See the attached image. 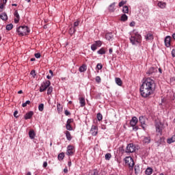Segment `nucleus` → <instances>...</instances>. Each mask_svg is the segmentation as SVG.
Segmentation results:
<instances>
[{
    "label": "nucleus",
    "mask_w": 175,
    "mask_h": 175,
    "mask_svg": "<svg viewBox=\"0 0 175 175\" xmlns=\"http://www.w3.org/2000/svg\"><path fill=\"white\" fill-rule=\"evenodd\" d=\"M155 87H157L155 81L150 77L146 78L142 83L139 89L141 95L143 98H148L150 95H152V94H154Z\"/></svg>",
    "instance_id": "1"
},
{
    "label": "nucleus",
    "mask_w": 175,
    "mask_h": 175,
    "mask_svg": "<svg viewBox=\"0 0 175 175\" xmlns=\"http://www.w3.org/2000/svg\"><path fill=\"white\" fill-rule=\"evenodd\" d=\"M130 42L132 44H139L142 42V36L136 30H133L131 33Z\"/></svg>",
    "instance_id": "2"
},
{
    "label": "nucleus",
    "mask_w": 175,
    "mask_h": 175,
    "mask_svg": "<svg viewBox=\"0 0 175 175\" xmlns=\"http://www.w3.org/2000/svg\"><path fill=\"white\" fill-rule=\"evenodd\" d=\"M16 31L20 36H25V35L29 34L31 31L27 26H21L17 28Z\"/></svg>",
    "instance_id": "3"
},
{
    "label": "nucleus",
    "mask_w": 175,
    "mask_h": 175,
    "mask_svg": "<svg viewBox=\"0 0 175 175\" xmlns=\"http://www.w3.org/2000/svg\"><path fill=\"white\" fill-rule=\"evenodd\" d=\"M155 127L157 135L161 136L162 135V131H163V124L161 122H158L156 123Z\"/></svg>",
    "instance_id": "4"
},
{
    "label": "nucleus",
    "mask_w": 175,
    "mask_h": 175,
    "mask_svg": "<svg viewBox=\"0 0 175 175\" xmlns=\"http://www.w3.org/2000/svg\"><path fill=\"white\" fill-rule=\"evenodd\" d=\"M51 84V83L50 81H46L43 82L40 88V92H44V91H46V90L50 87Z\"/></svg>",
    "instance_id": "5"
},
{
    "label": "nucleus",
    "mask_w": 175,
    "mask_h": 175,
    "mask_svg": "<svg viewBox=\"0 0 175 175\" xmlns=\"http://www.w3.org/2000/svg\"><path fill=\"white\" fill-rule=\"evenodd\" d=\"M136 151V146L133 144H129L127 145L126 148V152L127 154H131L132 152H135Z\"/></svg>",
    "instance_id": "6"
},
{
    "label": "nucleus",
    "mask_w": 175,
    "mask_h": 175,
    "mask_svg": "<svg viewBox=\"0 0 175 175\" xmlns=\"http://www.w3.org/2000/svg\"><path fill=\"white\" fill-rule=\"evenodd\" d=\"M124 162L126 164L128 165V166H129V167H133V166L135 165V162L133 161V159H132V157H126L124 159Z\"/></svg>",
    "instance_id": "7"
},
{
    "label": "nucleus",
    "mask_w": 175,
    "mask_h": 175,
    "mask_svg": "<svg viewBox=\"0 0 175 175\" xmlns=\"http://www.w3.org/2000/svg\"><path fill=\"white\" fill-rule=\"evenodd\" d=\"M139 121L143 129H146V121H147V118H146V117L144 116H140L139 118Z\"/></svg>",
    "instance_id": "8"
},
{
    "label": "nucleus",
    "mask_w": 175,
    "mask_h": 175,
    "mask_svg": "<svg viewBox=\"0 0 175 175\" xmlns=\"http://www.w3.org/2000/svg\"><path fill=\"white\" fill-rule=\"evenodd\" d=\"M90 133L92 136H96V135H98V126L94 125L92 126Z\"/></svg>",
    "instance_id": "9"
},
{
    "label": "nucleus",
    "mask_w": 175,
    "mask_h": 175,
    "mask_svg": "<svg viewBox=\"0 0 175 175\" xmlns=\"http://www.w3.org/2000/svg\"><path fill=\"white\" fill-rule=\"evenodd\" d=\"M14 23L16 24H17L18 23V21H20V14H18V11L15 10L14 13Z\"/></svg>",
    "instance_id": "10"
},
{
    "label": "nucleus",
    "mask_w": 175,
    "mask_h": 175,
    "mask_svg": "<svg viewBox=\"0 0 175 175\" xmlns=\"http://www.w3.org/2000/svg\"><path fill=\"white\" fill-rule=\"evenodd\" d=\"M137 122H138L137 118L134 116L132 118L131 120L130 121V125L131 126H136V124H137Z\"/></svg>",
    "instance_id": "11"
},
{
    "label": "nucleus",
    "mask_w": 175,
    "mask_h": 175,
    "mask_svg": "<svg viewBox=\"0 0 175 175\" xmlns=\"http://www.w3.org/2000/svg\"><path fill=\"white\" fill-rule=\"evenodd\" d=\"M145 39H146V40H148V41L153 40H154V36L151 33H148L145 36Z\"/></svg>",
    "instance_id": "12"
},
{
    "label": "nucleus",
    "mask_w": 175,
    "mask_h": 175,
    "mask_svg": "<svg viewBox=\"0 0 175 175\" xmlns=\"http://www.w3.org/2000/svg\"><path fill=\"white\" fill-rule=\"evenodd\" d=\"M73 148L72 146H68L67 148V155H73Z\"/></svg>",
    "instance_id": "13"
},
{
    "label": "nucleus",
    "mask_w": 175,
    "mask_h": 175,
    "mask_svg": "<svg viewBox=\"0 0 175 175\" xmlns=\"http://www.w3.org/2000/svg\"><path fill=\"white\" fill-rule=\"evenodd\" d=\"M164 42L166 47H170V36H166Z\"/></svg>",
    "instance_id": "14"
},
{
    "label": "nucleus",
    "mask_w": 175,
    "mask_h": 175,
    "mask_svg": "<svg viewBox=\"0 0 175 175\" xmlns=\"http://www.w3.org/2000/svg\"><path fill=\"white\" fill-rule=\"evenodd\" d=\"M70 122H72V120L68 119L67 120V123H66V126L67 131H72V126H70Z\"/></svg>",
    "instance_id": "15"
},
{
    "label": "nucleus",
    "mask_w": 175,
    "mask_h": 175,
    "mask_svg": "<svg viewBox=\"0 0 175 175\" xmlns=\"http://www.w3.org/2000/svg\"><path fill=\"white\" fill-rule=\"evenodd\" d=\"M32 116H33V111H31L25 114V119L29 120L31 118Z\"/></svg>",
    "instance_id": "16"
},
{
    "label": "nucleus",
    "mask_w": 175,
    "mask_h": 175,
    "mask_svg": "<svg viewBox=\"0 0 175 175\" xmlns=\"http://www.w3.org/2000/svg\"><path fill=\"white\" fill-rule=\"evenodd\" d=\"M79 103L81 105V107H84L85 106V99L83 97L79 98Z\"/></svg>",
    "instance_id": "17"
},
{
    "label": "nucleus",
    "mask_w": 175,
    "mask_h": 175,
    "mask_svg": "<svg viewBox=\"0 0 175 175\" xmlns=\"http://www.w3.org/2000/svg\"><path fill=\"white\" fill-rule=\"evenodd\" d=\"M109 12H113L116 10V3H112L109 6Z\"/></svg>",
    "instance_id": "18"
},
{
    "label": "nucleus",
    "mask_w": 175,
    "mask_h": 175,
    "mask_svg": "<svg viewBox=\"0 0 175 175\" xmlns=\"http://www.w3.org/2000/svg\"><path fill=\"white\" fill-rule=\"evenodd\" d=\"M150 142H151V137H144L143 139V143H144L145 144H149Z\"/></svg>",
    "instance_id": "19"
},
{
    "label": "nucleus",
    "mask_w": 175,
    "mask_h": 175,
    "mask_svg": "<svg viewBox=\"0 0 175 175\" xmlns=\"http://www.w3.org/2000/svg\"><path fill=\"white\" fill-rule=\"evenodd\" d=\"M158 7L160 8V9H165L166 8V3L159 1L157 4Z\"/></svg>",
    "instance_id": "20"
},
{
    "label": "nucleus",
    "mask_w": 175,
    "mask_h": 175,
    "mask_svg": "<svg viewBox=\"0 0 175 175\" xmlns=\"http://www.w3.org/2000/svg\"><path fill=\"white\" fill-rule=\"evenodd\" d=\"M79 70L81 73L85 72V70H87V65L83 64L81 67H79Z\"/></svg>",
    "instance_id": "21"
},
{
    "label": "nucleus",
    "mask_w": 175,
    "mask_h": 175,
    "mask_svg": "<svg viewBox=\"0 0 175 175\" xmlns=\"http://www.w3.org/2000/svg\"><path fill=\"white\" fill-rule=\"evenodd\" d=\"M0 18L3 21H6V20H8V14H6L5 12H3L1 14H0Z\"/></svg>",
    "instance_id": "22"
},
{
    "label": "nucleus",
    "mask_w": 175,
    "mask_h": 175,
    "mask_svg": "<svg viewBox=\"0 0 175 175\" xmlns=\"http://www.w3.org/2000/svg\"><path fill=\"white\" fill-rule=\"evenodd\" d=\"M175 142V135H173L172 137H170L167 139V143L168 144H172V143H174Z\"/></svg>",
    "instance_id": "23"
},
{
    "label": "nucleus",
    "mask_w": 175,
    "mask_h": 175,
    "mask_svg": "<svg viewBox=\"0 0 175 175\" xmlns=\"http://www.w3.org/2000/svg\"><path fill=\"white\" fill-rule=\"evenodd\" d=\"M115 81H116L117 85H119L120 87H121V85H122V80H121L119 77L115 78Z\"/></svg>",
    "instance_id": "24"
},
{
    "label": "nucleus",
    "mask_w": 175,
    "mask_h": 175,
    "mask_svg": "<svg viewBox=\"0 0 175 175\" xmlns=\"http://www.w3.org/2000/svg\"><path fill=\"white\" fill-rule=\"evenodd\" d=\"M36 135V134L35 133V131H33V130H31L29 132V136L30 139H35Z\"/></svg>",
    "instance_id": "25"
},
{
    "label": "nucleus",
    "mask_w": 175,
    "mask_h": 175,
    "mask_svg": "<svg viewBox=\"0 0 175 175\" xmlns=\"http://www.w3.org/2000/svg\"><path fill=\"white\" fill-rule=\"evenodd\" d=\"M66 137L67 139V140H69V142H70V140H72V135H70V132L69 131H66Z\"/></svg>",
    "instance_id": "26"
},
{
    "label": "nucleus",
    "mask_w": 175,
    "mask_h": 175,
    "mask_svg": "<svg viewBox=\"0 0 175 175\" xmlns=\"http://www.w3.org/2000/svg\"><path fill=\"white\" fill-rule=\"evenodd\" d=\"M146 174L147 175H151L152 174V168L148 167L145 171Z\"/></svg>",
    "instance_id": "27"
},
{
    "label": "nucleus",
    "mask_w": 175,
    "mask_h": 175,
    "mask_svg": "<svg viewBox=\"0 0 175 175\" xmlns=\"http://www.w3.org/2000/svg\"><path fill=\"white\" fill-rule=\"evenodd\" d=\"M156 71H157V69L155 68L151 67L149 69L148 73V75H152V73H154V72H156Z\"/></svg>",
    "instance_id": "28"
},
{
    "label": "nucleus",
    "mask_w": 175,
    "mask_h": 175,
    "mask_svg": "<svg viewBox=\"0 0 175 175\" xmlns=\"http://www.w3.org/2000/svg\"><path fill=\"white\" fill-rule=\"evenodd\" d=\"M121 21H126L128 20V16L126 14H124L121 16L120 18Z\"/></svg>",
    "instance_id": "29"
},
{
    "label": "nucleus",
    "mask_w": 175,
    "mask_h": 175,
    "mask_svg": "<svg viewBox=\"0 0 175 175\" xmlns=\"http://www.w3.org/2000/svg\"><path fill=\"white\" fill-rule=\"evenodd\" d=\"M97 53L100 55H103V54H106V51H105V49L101 48L100 50L97 51Z\"/></svg>",
    "instance_id": "30"
},
{
    "label": "nucleus",
    "mask_w": 175,
    "mask_h": 175,
    "mask_svg": "<svg viewBox=\"0 0 175 175\" xmlns=\"http://www.w3.org/2000/svg\"><path fill=\"white\" fill-rule=\"evenodd\" d=\"M57 158L59 161H62V159L65 158V154H64V152L59 154Z\"/></svg>",
    "instance_id": "31"
},
{
    "label": "nucleus",
    "mask_w": 175,
    "mask_h": 175,
    "mask_svg": "<svg viewBox=\"0 0 175 175\" xmlns=\"http://www.w3.org/2000/svg\"><path fill=\"white\" fill-rule=\"evenodd\" d=\"M39 111H43L44 110V104L42 103L38 105Z\"/></svg>",
    "instance_id": "32"
},
{
    "label": "nucleus",
    "mask_w": 175,
    "mask_h": 175,
    "mask_svg": "<svg viewBox=\"0 0 175 175\" xmlns=\"http://www.w3.org/2000/svg\"><path fill=\"white\" fill-rule=\"evenodd\" d=\"M123 13H129V9L128 8V6L124 5L122 9Z\"/></svg>",
    "instance_id": "33"
},
{
    "label": "nucleus",
    "mask_w": 175,
    "mask_h": 175,
    "mask_svg": "<svg viewBox=\"0 0 175 175\" xmlns=\"http://www.w3.org/2000/svg\"><path fill=\"white\" fill-rule=\"evenodd\" d=\"M103 119V116H102V114L100 113H98L97 114V120H98V121H102Z\"/></svg>",
    "instance_id": "34"
},
{
    "label": "nucleus",
    "mask_w": 175,
    "mask_h": 175,
    "mask_svg": "<svg viewBox=\"0 0 175 175\" xmlns=\"http://www.w3.org/2000/svg\"><path fill=\"white\" fill-rule=\"evenodd\" d=\"M12 29H13V24L11 23V24L7 25L6 26L7 31H10Z\"/></svg>",
    "instance_id": "35"
},
{
    "label": "nucleus",
    "mask_w": 175,
    "mask_h": 175,
    "mask_svg": "<svg viewBox=\"0 0 175 175\" xmlns=\"http://www.w3.org/2000/svg\"><path fill=\"white\" fill-rule=\"evenodd\" d=\"M111 158V154L110 153H107L105 154V159L106 161H110V159Z\"/></svg>",
    "instance_id": "36"
},
{
    "label": "nucleus",
    "mask_w": 175,
    "mask_h": 175,
    "mask_svg": "<svg viewBox=\"0 0 175 175\" xmlns=\"http://www.w3.org/2000/svg\"><path fill=\"white\" fill-rule=\"evenodd\" d=\"M94 44L97 46V47H100V46H102V41L98 40V41H96Z\"/></svg>",
    "instance_id": "37"
},
{
    "label": "nucleus",
    "mask_w": 175,
    "mask_h": 175,
    "mask_svg": "<svg viewBox=\"0 0 175 175\" xmlns=\"http://www.w3.org/2000/svg\"><path fill=\"white\" fill-rule=\"evenodd\" d=\"M76 32V29H75V27L70 28L69 30V33L70 35H73V33H75Z\"/></svg>",
    "instance_id": "38"
},
{
    "label": "nucleus",
    "mask_w": 175,
    "mask_h": 175,
    "mask_svg": "<svg viewBox=\"0 0 175 175\" xmlns=\"http://www.w3.org/2000/svg\"><path fill=\"white\" fill-rule=\"evenodd\" d=\"M135 174H137V173L140 172V167L139 165H135Z\"/></svg>",
    "instance_id": "39"
},
{
    "label": "nucleus",
    "mask_w": 175,
    "mask_h": 175,
    "mask_svg": "<svg viewBox=\"0 0 175 175\" xmlns=\"http://www.w3.org/2000/svg\"><path fill=\"white\" fill-rule=\"evenodd\" d=\"M57 109L59 113H61V111H62V107L61 106V104H57Z\"/></svg>",
    "instance_id": "40"
},
{
    "label": "nucleus",
    "mask_w": 175,
    "mask_h": 175,
    "mask_svg": "<svg viewBox=\"0 0 175 175\" xmlns=\"http://www.w3.org/2000/svg\"><path fill=\"white\" fill-rule=\"evenodd\" d=\"M97 49H98V46L95 44H92L91 50L92 51H95V50H96Z\"/></svg>",
    "instance_id": "41"
},
{
    "label": "nucleus",
    "mask_w": 175,
    "mask_h": 175,
    "mask_svg": "<svg viewBox=\"0 0 175 175\" xmlns=\"http://www.w3.org/2000/svg\"><path fill=\"white\" fill-rule=\"evenodd\" d=\"M53 92V87H49L47 90V94L50 95Z\"/></svg>",
    "instance_id": "42"
},
{
    "label": "nucleus",
    "mask_w": 175,
    "mask_h": 175,
    "mask_svg": "<svg viewBox=\"0 0 175 175\" xmlns=\"http://www.w3.org/2000/svg\"><path fill=\"white\" fill-rule=\"evenodd\" d=\"M31 103V101L27 100L25 103H23L22 106L23 107H27V105H29Z\"/></svg>",
    "instance_id": "43"
},
{
    "label": "nucleus",
    "mask_w": 175,
    "mask_h": 175,
    "mask_svg": "<svg viewBox=\"0 0 175 175\" xmlns=\"http://www.w3.org/2000/svg\"><path fill=\"white\" fill-rule=\"evenodd\" d=\"M125 3H126V1H120V2L119 3V6H120V8L124 6V5H125Z\"/></svg>",
    "instance_id": "44"
},
{
    "label": "nucleus",
    "mask_w": 175,
    "mask_h": 175,
    "mask_svg": "<svg viewBox=\"0 0 175 175\" xmlns=\"http://www.w3.org/2000/svg\"><path fill=\"white\" fill-rule=\"evenodd\" d=\"M96 68L98 70H100L103 68V66H102V64H98Z\"/></svg>",
    "instance_id": "45"
},
{
    "label": "nucleus",
    "mask_w": 175,
    "mask_h": 175,
    "mask_svg": "<svg viewBox=\"0 0 175 175\" xmlns=\"http://www.w3.org/2000/svg\"><path fill=\"white\" fill-rule=\"evenodd\" d=\"M105 38L107 40H110L111 39V34H106Z\"/></svg>",
    "instance_id": "46"
},
{
    "label": "nucleus",
    "mask_w": 175,
    "mask_h": 175,
    "mask_svg": "<svg viewBox=\"0 0 175 175\" xmlns=\"http://www.w3.org/2000/svg\"><path fill=\"white\" fill-rule=\"evenodd\" d=\"M100 81H101L100 77H99V76L96 77V83H100Z\"/></svg>",
    "instance_id": "47"
},
{
    "label": "nucleus",
    "mask_w": 175,
    "mask_h": 175,
    "mask_svg": "<svg viewBox=\"0 0 175 175\" xmlns=\"http://www.w3.org/2000/svg\"><path fill=\"white\" fill-rule=\"evenodd\" d=\"M88 175H98V172L96 171L92 172Z\"/></svg>",
    "instance_id": "48"
},
{
    "label": "nucleus",
    "mask_w": 175,
    "mask_h": 175,
    "mask_svg": "<svg viewBox=\"0 0 175 175\" xmlns=\"http://www.w3.org/2000/svg\"><path fill=\"white\" fill-rule=\"evenodd\" d=\"M4 5L3 4H0V12H3V8H4Z\"/></svg>",
    "instance_id": "49"
},
{
    "label": "nucleus",
    "mask_w": 175,
    "mask_h": 175,
    "mask_svg": "<svg viewBox=\"0 0 175 175\" xmlns=\"http://www.w3.org/2000/svg\"><path fill=\"white\" fill-rule=\"evenodd\" d=\"M64 113H65L66 116H70V112H69L68 110H66L64 111Z\"/></svg>",
    "instance_id": "50"
},
{
    "label": "nucleus",
    "mask_w": 175,
    "mask_h": 175,
    "mask_svg": "<svg viewBox=\"0 0 175 175\" xmlns=\"http://www.w3.org/2000/svg\"><path fill=\"white\" fill-rule=\"evenodd\" d=\"M139 129V126H133V130L134 131H137Z\"/></svg>",
    "instance_id": "51"
},
{
    "label": "nucleus",
    "mask_w": 175,
    "mask_h": 175,
    "mask_svg": "<svg viewBox=\"0 0 175 175\" xmlns=\"http://www.w3.org/2000/svg\"><path fill=\"white\" fill-rule=\"evenodd\" d=\"M172 57H175V49H172Z\"/></svg>",
    "instance_id": "52"
},
{
    "label": "nucleus",
    "mask_w": 175,
    "mask_h": 175,
    "mask_svg": "<svg viewBox=\"0 0 175 175\" xmlns=\"http://www.w3.org/2000/svg\"><path fill=\"white\" fill-rule=\"evenodd\" d=\"M30 75H31V76H36V75L35 74V70H31Z\"/></svg>",
    "instance_id": "53"
},
{
    "label": "nucleus",
    "mask_w": 175,
    "mask_h": 175,
    "mask_svg": "<svg viewBox=\"0 0 175 175\" xmlns=\"http://www.w3.org/2000/svg\"><path fill=\"white\" fill-rule=\"evenodd\" d=\"M35 57L36 58H39L40 57V53H36Z\"/></svg>",
    "instance_id": "54"
},
{
    "label": "nucleus",
    "mask_w": 175,
    "mask_h": 175,
    "mask_svg": "<svg viewBox=\"0 0 175 175\" xmlns=\"http://www.w3.org/2000/svg\"><path fill=\"white\" fill-rule=\"evenodd\" d=\"M49 73H50L51 77H53L54 76V73L53 72V70H50Z\"/></svg>",
    "instance_id": "55"
},
{
    "label": "nucleus",
    "mask_w": 175,
    "mask_h": 175,
    "mask_svg": "<svg viewBox=\"0 0 175 175\" xmlns=\"http://www.w3.org/2000/svg\"><path fill=\"white\" fill-rule=\"evenodd\" d=\"M79 25V21L75 22L74 27H78Z\"/></svg>",
    "instance_id": "56"
},
{
    "label": "nucleus",
    "mask_w": 175,
    "mask_h": 175,
    "mask_svg": "<svg viewBox=\"0 0 175 175\" xmlns=\"http://www.w3.org/2000/svg\"><path fill=\"white\" fill-rule=\"evenodd\" d=\"M130 27H135V22L130 23Z\"/></svg>",
    "instance_id": "57"
},
{
    "label": "nucleus",
    "mask_w": 175,
    "mask_h": 175,
    "mask_svg": "<svg viewBox=\"0 0 175 175\" xmlns=\"http://www.w3.org/2000/svg\"><path fill=\"white\" fill-rule=\"evenodd\" d=\"M68 166H69V167L72 166V161H70L68 162Z\"/></svg>",
    "instance_id": "58"
},
{
    "label": "nucleus",
    "mask_w": 175,
    "mask_h": 175,
    "mask_svg": "<svg viewBox=\"0 0 175 175\" xmlns=\"http://www.w3.org/2000/svg\"><path fill=\"white\" fill-rule=\"evenodd\" d=\"M53 78V77H51V75H47L46 76V79H48L49 80Z\"/></svg>",
    "instance_id": "59"
},
{
    "label": "nucleus",
    "mask_w": 175,
    "mask_h": 175,
    "mask_svg": "<svg viewBox=\"0 0 175 175\" xmlns=\"http://www.w3.org/2000/svg\"><path fill=\"white\" fill-rule=\"evenodd\" d=\"M64 173H68V168L67 167L64 168Z\"/></svg>",
    "instance_id": "60"
},
{
    "label": "nucleus",
    "mask_w": 175,
    "mask_h": 175,
    "mask_svg": "<svg viewBox=\"0 0 175 175\" xmlns=\"http://www.w3.org/2000/svg\"><path fill=\"white\" fill-rule=\"evenodd\" d=\"M44 167H47V162H44L43 164Z\"/></svg>",
    "instance_id": "61"
},
{
    "label": "nucleus",
    "mask_w": 175,
    "mask_h": 175,
    "mask_svg": "<svg viewBox=\"0 0 175 175\" xmlns=\"http://www.w3.org/2000/svg\"><path fill=\"white\" fill-rule=\"evenodd\" d=\"M18 113V112L17 111H14V117H16V116H17Z\"/></svg>",
    "instance_id": "62"
},
{
    "label": "nucleus",
    "mask_w": 175,
    "mask_h": 175,
    "mask_svg": "<svg viewBox=\"0 0 175 175\" xmlns=\"http://www.w3.org/2000/svg\"><path fill=\"white\" fill-rule=\"evenodd\" d=\"M113 53V49H109V54H111Z\"/></svg>",
    "instance_id": "63"
},
{
    "label": "nucleus",
    "mask_w": 175,
    "mask_h": 175,
    "mask_svg": "<svg viewBox=\"0 0 175 175\" xmlns=\"http://www.w3.org/2000/svg\"><path fill=\"white\" fill-rule=\"evenodd\" d=\"M172 38H173V39L175 40V33H173V34H172Z\"/></svg>",
    "instance_id": "64"
}]
</instances>
